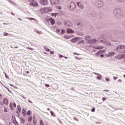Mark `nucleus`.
<instances>
[{"instance_id": "nucleus-9", "label": "nucleus", "mask_w": 125, "mask_h": 125, "mask_svg": "<svg viewBox=\"0 0 125 125\" xmlns=\"http://www.w3.org/2000/svg\"><path fill=\"white\" fill-rule=\"evenodd\" d=\"M98 13L96 12H92L90 14V17L92 18L93 17H97Z\"/></svg>"}, {"instance_id": "nucleus-63", "label": "nucleus", "mask_w": 125, "mask_h": 125, "mask_svg": "<svg viewBox=\"0 0 125 125\" xmlns=\"http://www.w3.org/2000/svg\"><path fill=\"white\" fill-rule=\"evenodd\" d=\"M104 91H106V92H108V91H109V90H104Z\"/></svg>"}, {"instance_id": "nucleus-24", "label": "nucleus", "mask_w": 125, "mask_h": 125, "mask_svg": "<svg viewBox=\"0 0 125 125\" xmlns=\"http://www.w3.org/2000/svg\"><path fill=\"white\" fill-rule=\"evenodd\" d=\"M96 78L97 79V80H101V79H102V75H101V74H100L98 76H97Z\"/></svg>"}, {"instance_id": "nucleus-5", "label": "nucleus", "mask_w": 125, "mask_h": 125, "mask_svg": "<svg viewBox=\"0 0 125 125\" xmlns=\"http://www.w3.org/2000/svg\"><path fill=\"white\" fill-rule=\"evenodd\" d=\"M95 3H97L98 7H102V6H103V5L104 4V3L101 0L96 1Z\"/></svg>"}, {"instance_id": "nucleus-36", "label": "nucleus", "mask_w": 125, "mask_h": 125, "mask_svg": "<svg viewBox=\"0 0 125 125\" xmlns=\"http://www.w3.org/2000/svg\"><path fill=\"white\" fill-rule=\"evenodd\" d=\"M61 30L60 29H56V32L58 34H60Z\"/></svg>"}, {"instance_id": "nucleus-62", "label": "nucleus", "mask_w": 125, "mask_h": 125, "mask_svg": "<svg viewBox=\"0 0 125 125\" xmlns=\"http://www.w3.org/2000/svg\"><path fill=\"white\" fill-rule=\"evenodd\" d=\"M118 82H119L120 83H122V80L119 79L118 80Z\"/></svg>"}, {"instance_id": "nucleus-4", "label": "nucleus", "mask_w": 125, "mask_h": 125, "mask_svg": "<svg viewBox=\"0 0 125 125\" xmlns=\"http://www.w3.org/2000/svg\"><path fill=\"white\" fill-rule=\"evenodd\" d=\"M76 6H77L76 3H74L73 2H71L67 5L68 9H70V10H74L75 8H76Z\"/></svg>"}, {"instance_id": "nucleus-26", "label": "nucleus", "mask_w": 125, "mask_h": 125, "mask_svg": "<svg viewBox=\"0 0 125 125\" xmlns=\"http://www.w3.org/2000/svg\"><path fill=\"white\" fill-rule=\"evenodd\" d=\"M44 49H45V50H46L48 52H49V51H50V50L49 48H48V47H46V46H44Z\"/></svg>"}, {"instance_id": "nucleus-3", "label": "nucleus", "mask_w": 125, "mask_h": 125, "mask_svg": "<svg viewBox=\"0 0 125 125\" xmlns=\"http://www.w3.org/2000/svg\"><path fill=\"white\" fill-rule=\"evenodd\" d=\"M40 11H41V12H42V13H48V12H51L52 11V9H51V8L50 7H45L41 9Z\"/></svg>"}, {"instance_id": "nucleus-12", "label": "nucleus", "mask_w": 125, "mask_h": 125, "mask_svg": "<svg viewBox=\"0 0 125 125\" xmlns=\"http://www.w3.org/2000/svg\"><path fill=\"white\" fill-rule=\"evenodd\" d=\"M63 24L64 25H66V26H70L71 22H70L67 20H65L63 21Z\"/></svg>"}, {"instance_id": "nucleus-58", "label": "nucleus", "mask_w": 125, "mask_h": 125, "mask_svg": "<svg viewBox=\"0 0 125 125\" xmlns=\"http://www.w3.org/2000/svg\"><path fill=\"white\" fill-rule=\"evenodd\" d=\"M28 49H30L31 50H33L34 49L32 47H28Z\"/></svg>"}, {"instance_id": "nucleus-7", "label": "nucleus", "mask_w": 125, "mask_h": 125, "mask_svg": "<svg viewBox=\"0 0 125 125\" xmlns=\"http://www.w3.org/2000/svg\"><path fill=\"white\" fill-rule=\"evenodd\" d=\"M77 6L79 8H81V9H83L84 8V6H83V4L82 3V1H79L77 3Z\"/></svg>"}, {"instance_id": "nucleus-29", "label": "nucleus", "mask_w": 125, "mask_h": 125, "mask_svg": "<svg viewBox=\"0 0 125 125\" xmlns=\"http://www.w3.org/2000/svg\"><path fill=\"white\" fill-rule=\"evenodd\" d=\"M31 114H32V111H31V110H28L27 113V116H31Z\"/></svg>"}, {"instance_id": "nucleus-44", "label": "nucleus", "mask_w": 125, "mask_h": 125, "mask_svg": "<svg viewBox=\"0 0 125 125\" xmlns=\"http://www.w3.org/2000/svg\"><path fill=\"white\" fill-rule=\"evenodd\" d=\"M92 112H95V107H93L92 110H91Z\"/></svg>"}, {"instance_id": "nucleus-32", "label": "nucleus", "mask_w": 125, "mask_h": 125, "mask_svg": "<svg viewBox=\"0 0 125 125\" xmlns=\"http://www.w3.org/2000/svg\"><path fill=\"white\" fill-rule=\"evenodd\" d=\"M22 114L27 113V110H25V108H23L22 110Z\"/></svg>"}, {"instance_id": "nucleus-59", "label": "nucleus", "mask_w": 125, "mask_h": 125, "mask_svg": "<svg viewBox=\"0 0 125 125\" xmlns=\"http://www.w3.org/2000/svg\"><path fill=\"white\" fill-rule=\"evenodd\" d=\"M42 124H43V122H42V120H40V125Z\"/></svg>"}, {"instance_id": "nucleus-43", "label": "nucleus", "mask_w": 125, "mask_h": 125, "mask_svg": "<svg viewBox=\"0 0 125 125\" xmlns=\"http://www.w3.org/2000/svg\"><path fill=\"white\" fill-rule=\"evenodd\" d=\"M50 53L51 55H52L53 54H54V51H50Z\"/></svg>"}, {"instance_id": "nucleus-39", "label": "nucleus", "mask_w": 125, "mask_h": 125, "mask_svg": "<svg viewBox=\"0 0 125 125\" xmlns=\"http://www.w3.org/2000/svg\"><path fill=\"white\" fill-rule=\"evenodd\" d=\"M28 19H29L30 21H32V20L36 21V20L35 19V18H28Z\"/></svg>"}, {"instance_id": "nucleus-13", "label": "nucleus", "mask_w": 125, "mask_h": 125, "mask_svg": "<svg viewBox=\"0 0 125 125\" xmlns=\"http://www.w3.org/2000/svg\"><path fill=\"white\" fill-rule=\"evenodd\" d=\"M105 52V51L104 50H100L98 51L96 54V56H98L99 55L101 54L102 53H104Z\"/></svg>"}, {"instance_id": "nucleus-41", "label": "nucleus", "mask_w": 125, "mask_h": 125, "mask_svg": "<svg viewBox=\"0 0 125 125\" xmlns=\"http://www.w3.org/2000/svg\"><path fill=\"white\" fill-rule=\"evenodd\" d=\"M6 88L7 89L8 91H9V92H10V93H12V91H11V90H10V89H9V88H8V87H6Z\"/></svg>"}, {"instance_id": "nucleus-15", "label": "nucleus", "mask_w": 125, "mask_h": 125, "mask_svg": "<svg viewBox=\"0 0 125 125\" xmlns=\"http://www.w3.org/2000/svg\"><path fill=\"white\" fill-rule=\"evenodd\" d=\"M30 6H34V7H36V6H38V2H31L30 3Z\"/></svg>"}, {"instance_id": "nucleus-17", "label": "nucleus", "mask_w": 125, "mask_h": 125, "mask_svg": "<svg viewBox=\"0 0 125 125\" xmlns=\"http://www.w3.org/2000/svg\"><path fill=\"white\" fill-rule=\"evenodd\" d=\"M85 41H86L87 42H90L91 40V37L89 36H86L85 37Z\"/></svg>"}, {"instance_id": "nucleus-51", "label": "nucleus", "mask_w": 125, "mask_h": 125, "mask_svg": "<svg viewBox=\"0 0 125 125\" xmlns=\"http://www.w3.org/2000/svg\"><path fill=\"white\" fill-rule=\"evenodd\" d=\"M93 74H95V75H96L97 76H99L100 75L99 73L96 72H94Z\"/></svg>"}, {"instance_id": "nucleus-16", "label": "nucleus", "mask_w": 125, "mask_h": 125, "mask_svg": "<svg viewBox=\"0 0 125 125\" xmlns=\"http://www.w3.org/2000/svg\"><path fill=\"white\" fill-rule=\"evenodd\" d=\"M52 25H54L55 24V21L53 19H51L47 21V22H49Z\"/></svg>"}, {"instance_id": "nucleus-30", "label": "nucleus", "mask_w": 125, "mask_h": 125, "mask_svg": "<svg viewBox=\"0 0 125 125\" xmlns=\"http://www.w3.org/2000/svg\"><path fill=\"white\" fill-rule=\"evenodd\" d=\"M64 34H65V29H62L61 30V34L63 35Z\"/></svg>"}, {"instance_id": "nucleus-40", "label": "nucleus", "mask_w": 125, "mask_h": 125, "mask_svg": "<svg viewBox=\"0 0 125 125\" xmlns=\"http://www.w3.org/2000/svg\"><path fill=\"white\" fill-rule=\"evenodd\" d=\"M4 73L6 79H9V77H8L7 74H6V73L4 72Z\"/></svg>"}, {"instance_id": "nucleus-21", "label": "nucleus", "mask_w": 125, "mask_h": 125, "mask_svg": "<svg viewBox=\"0 0 125 125\" xmlns=\"http://www.w3.org/2000/svg\"><path fill=\"white\" fill-rule=\"evenodd\" d=\"M20 121H21V124H22L23 125H24V124H25V119L24 118L21 117Z\"/></svg>"}, {"instance_id": "nucleus-64", "label": "nucleus", "mask_w": 125, "mask_h": 125, "mask_svg": "<svg viewBox=\"0 0 125 125\" xmlns=\"http://www.w3.org/2000/svg\"><path fill=\"white\" fill-rule=\"evenodd\" d=\"M71 90H75V88L72 87V88H71Z\"/></svg>"}, {"instance_id": "nucleus-31", "label": "nucleus", "mask_w": 125, "mask_h": 125, "mask_svg": "<svg viewBox=\"0 0 125 125\" xmlns=\"http://www.w3.org/2000/svg\"><path fill=\"white\" fill-rule=\"evenodd\" d=\"M57 15V13H51V16H54V17H56V16Z\"/></svg>"}, {"instance_id": "nucleus-50", "label": "nucleus", "mask_w": 125, "mask_h": 125, "mask_svg": "<svg viewBox=\"0 0 125 125\" xmlns=\"http://www.w3.org/2000/svg\"><path fill=\"white\" fill-rule=\"evenodd\" d=\"M118 1H120V2H123V1H125V0H117Z\"/></svg>"}, {"instance_id": "nucleus-19", "label": "nucleus", "mask_w": 125, "mask_h": 125, "mask_svg": "<svg viewBox=\"0 0 125 125\" xmlns=\"http://www.w3.org/2000/svg\"><path fill=\"white\" fill-rule=\"evenodd\" d=\"M3 103H4V104H5V105H8V100L5 98L3 99Z\"/></svg>"}, {"instance_id": "nucleus-42", "label": "nucleus", "mask_w": 125, "mask_h": 125, "mask_svg": "<svg viewBox=\"0 0 125 125\" xmlns=\"http://www.w3.org/2000/svg\"><path fill=\"white\" fill-rule=\"evenodd\" d=\"M12 118H13V122H15V120H16V118L15 117V116H13Z\"/></svg>"}, {"instance_id": "nucleus-28", "label": "nucleus", "mask_w": 125, "mask_h": 125, "mask_svg": "<svg viewBox=\"0 0 125 125\" xmlns=\"http://www.w3.org/2000/svg\"><path fill=\"white\" fill-rule=\"evenodd\" d=\"M9 106L11 109L14 110V107H13V106L12 105V104H11V103H10Z\"/></svg>"}, {"instance_id": "nucleus-54", "label": "nucleus", "mask_w": 125, "mask_h": 125, "mask_svg": "<svg viewBox=\"0 0 125 125\" xmlns=\"http://www.w3.org/2000/svg\"><path fill=\"white\" fill-rule=\"evenodd\" d=\"M105 100H106V98L105 97L103 98V101L104 102L105 101Z\"/></svg>"}, {"instance_id": "nucleus-22", "label": "nucleus", "mask_w": 125, "mask_h": 125, "mask_svg": "<svg viewBox=\"0 0 125 125\" xmlns=\"http://www.w3.org/2000/svg\"><path fill=\"white\" fill-rule=\"evenodd\" d=\"M74 23L75 26H78V27L79 26L80 27H81V23L77 22V21H74Z\"/></svg>"}, {"instance_id": "nucleus-1", "label": "nucleus", "mask_w": 125, "mask_h": 125, "mask_svg": "<svg viewBox=\"0 0 125 125\" xmlns=\"http://www.w3.org/2000/svg\"><path fill=\"white\" fill-rule=\"evenodd\" d=\"M113 13L114 15L118 18H122L124 16V12L122 9L117 8L114 9Z\"/></svg>"}, {"instance_id": "nucleus-53", "label": "nucleus", "mask_w": 125, "mask_h": 125, "mask_svg": "<svg viewBox=\"0 0 125 125\" xmlns=\"http://www.w3.org/2000/svg\"><path fill=\"white\" fill-rule=\"evenodd\" d=\"M58 9H59L60 10H61V9H62V7L59 6L58 7Z\"/></svg>"}, {"instance_id": "nucleus-45", "label": "nucleus", "mask_w": 125, "mask_h": 125, "mask_svg": "<svg viewBox=\"0 0 125 125\" xmlns=\"http://www.w3.org/2000/svg\"><path fill=\"white\" fill-rule=\"evenodd\" d=\"M3 36H8V33L4 32L3 33Z\"/></svg>"}, {"instance_id": "nucleus-61", "label": "nucleus", "mask_w": 125, "mask_h": 125, "mask_svg": "<svg viewBox=\"0 0 125 125\" xmlns=\"http://www.w3.org/2000/svg\"><path fill=\"white\" fill-rule=\"evenodd\" d=\"M16 112H17V114L18 117H19V116H20L19 112L18 111H17Z\"/></svg>"}, {"instance_id": "nucleus-55", "label": "nucleus", "mask_w": 125, "mask_h": 125, "mask_svg": "<svg viewBox=\"0 0 125 125\" xmlns=\"http://www.w3.org/2000/svg\"><path fill=\"white\" fill-rule=\"evenodd\" d=\"M23 117H26L27 116V114L26 113H22Z\"/></svg>"}, {"instance_id": "nucleus-23", "label": "nucleus", "mask_w": 125, "mask_h": 125, "mask_svg": "<svg viewBox=\"0 0 125 125\" xmlns=\"http://www.w3.org/2000/svg\"><path fill=\"white\" fill-rule=\"evenodd\" d=\"M80 43H82L83 44V43H84V41L82 40H80L79 41V42L77 43V44H80Z\"/></svg>"}, {"instance_id": "nucleus-18", "label": "nucleus", "mask_w": 125, "mask_h": 125, "mask_svg": "<svg viewBox=\"0 0 125 125\" xmlns=\"http://www.w3.org/2000/svg\"><path fill=\"white\" fill-rule=\"evenodd\" d=\"M114 55H115V52H110L108 53L107 56H108V57H112V56H114Z\"/></svg>"}, {"instance_id": "nucleus-33", "label": "nucleus", "mask_w": 125, "mask_h": 125, "mask_svg": "<svg viewBox=\"0 0 125 125\" xmlns=\"http://www.w3.org/2000/svg\"><path fill=\"white\" fill-rule=\"evenodd\" d=\"M82 1L83 3H87V2H88V0H82Z\"/></svg>"}, {"instance_id": "nucleus-46", "label": "nucleus", "mask_w": 125, "mask_h": 125, "mask_svg": "<svg viewBox=\"0 0 125 125\" xmlns=\"http://www.w3.org/2000/svg\"><path fill=\"white\" fill-rule=\"evenodd\" d=\"M45 86H46V87H49L50 85L48 84H45Z\"/></svg>"}, {"instance_id": "nucleus-35", "label": "nucleus", "mask_w": 125, "mask_h": 125, "mask_svg": "<svg viewBox=\"0 0 125 125\" xmlns=\"http://www.w3.org/2000/svg\"><path fill=\"white\" fill-rule=\"evenodd\" d=\"M70 38H71V36H64V38L66 39V40H69V39H70Z\"/></svg>"}, {"instance_id": "nucleus-49", "label": "nucleus", "mask_w": 125, "mask_h": 125, "mask_svg": "<svg viewBox=\"0 0 125 125\" xmlns=\"http://www.w3.org/2000/svg\"><path fill=\"white\" fill-rule=\"evenodd\" d=\"M100 57H101V58H104V54H101Z\"/></svg>"}, {"instance_id": "nucleus-47", "label": "nucleus", "mask_w": 125, "mask_h": 125, "mask_svg": "<svg viewBox=\"0 0 125 125\" xmlns=\"http://www.w3.org/2000/svg\"><path fill=\"white\" fill-rule=\"evenodd\" d=\"M13 105L15 108H16V104L15 103H14L13 104Z\"/></svg>"}, {"instance_id": "nucleus-8", "label": "nucleus", "mask_w": 125, "mask_h": 125, "mask_svg": "<svg viewBox=\"0 0 125 125\" xmlns=\"http://www.w3.org/2000/svg\"><path fill=\"white\" fill-rule=\"evenodd\" d=\"M40 3L42 5H46L48 3L47 0H41Z\"/></svg>"}, {"instance_id": "nucleus-48", "label": "nucleus", "mask_w": 125, "mask_h": 125, "mask_svg": "<svg viewBox=\"0 0 125 125\" xmlns=\"http://www.w3.org/2000/svg\"><path fill=\"white\" fill-rule=\"evenodd\" d=\"M105 80H106V82H109L110 81V79L106 78Z\"/></svg>"}, {"instance_id": "nucleus-14", "label": "nucleus", "mask_w": 125, "mask_h": 125, "mask_svg": "<svg viewBox=\"0 0 125 125\" xmlns=\"http://www.w3.org/2000/svg\"><path fill=\"white\" fill-rule=\"evenodd\" d=\"M96 42V39H91L90 41L87 42V43H90V44H93Z\"/></svg>"}, {"instance_id": "nucleus-10", "label": "nucleus", "mask_w": 125, "mask_h": 125, "mask_svg": "<svg viewBox=\"0 0 125 125\" xmlns=\"http://www.w3.org/2000/svg\"><path fill=\"white\" fill-rule=\"evenodd\" d=\"M50 2L52 4H59V0H50Z\"/></svg>"}, {"instance_id": "nucleus-27", "label": "nucleus", "mask_w": 125, "mask_h": 125, "mask_svg": "<svg viewBox=\"0 0 125 125\" xmlns=\"http://www.w3.org/2000/svg\"><path fill=\"white\" fill-rule=\"evenodd\" d=\"M33 123L34 125H37V121H36V119L33 118Z\"/></svg>"}, {"instance_id": "nucleus-37", "label": "nucleus", "mask_w": 125, "mask_h": 125, "mask_svg": "<svg viewBox=\"0 0 125 125\" xmlns=\"http://www.w3.org/2000/svg\"><path fill=\"white\" fill-rule=\"evenodd\" d=\"M51 113V115H52V116H54V117H55V115L54 114V112L52 111H50Z\"/></svg>"}, {"instance_id": "nucleus-38", "label": "nucleus", "mask_w": 125, "mask_h": 125, "mask_svg": "<svg viewBox=\"0 0 125 125\" xmlns=\"http://www.w3.org/2000/svg\"><path fill=\"white\" fill-rule=\"evenodd\" d=\"M4 112H5V113H7L8 112L7 108H6L5 107H4Z\"/></svg>"}, {"instance_id": "nucleus-34", "label": "nucleus", "mask_w": 125, "mask_h": 125, "mask_svg": "<svg viewBox=\"0 0 125 125\" xmlns=\"http://www.w3.org/2000/svg\"><path fill=\"white\" fill-rule=\"evenodd\" d=\"M14 124L16 125H19V123H18V122L16 120H15V122H14Z\"/></svg>"}, {"instance_id": "nucleus-60", "label": "nucleus", "mask_w": 125, "mask_h": 125, "mask_svg": "<svg viewBox=\"0 0 125 125\" xmlns=\"http://www.w3.org/2000/svg\"><path fill=\"white\" fill-rule=\"evenodd\" d=\"M36 33H37V34H40V32H39V31L35 30Z\"/></svg>"}, {"instance_id": "nucleus-6", "label": "nucleus", "mask_w": 125, "mask_h": 125, "mask_svg": "<svg viewBox=\"0 0 125 125\" xmlns=\"http://www.w3.org/2000/svg\"><path fill=\"white\" fill-rule=\"evenodd\" d=\"M80 39L81 40H82V38L80 37L74 38L70 40V42H73V43H76V42H77L78 41H79V40H80Z\"/></svg>"}, {"instance_id": "nucleus-56", "label": "nucleus", "mask_w": 125, "mask_h": 125, "mask_svg": "<svg viewBox=\"0 0 125 125\" xmlns=\"http://www.w3.org/2000/svg\"><path fill=\"white\" fill-rule=\"evenodd\" d=\"M73 120H75L76 121H79V120L77 119L76 117H74Z\"/></svg>"}, {"instance_id": "nucleus-11", "label": "nucleus", "mask_w": 125, "mask_h": 125, "mask_svg": "<svg viewBox=\"0 0 125 125\" xmlns=\"http://www.w3.org/2000/svg\"><path fill=\"white\" fill-rule=\"evenodd\" d=\"M74 32L75 31H74V30L71 28H68L66 29L67 34H74Z\"/></svg>"}, {"instance_id": "nucleus-25", "label": "nucleus", "mask_w": 125, "mask_h": 125, "mask_svg": "<svg viewBox=\"0 0 125 125\" xmlns=\"http://www.w3.org/2000/svg\"><path fill=\"white\" fill-rule=\"evenodd\" d=\"M27 120L29 123H31V122H32V116H30L27 119Z\"/></svg>"}, {"instance_id": "nucleus-52", "label": "nucleus", "mask_w": 125, "mask_h": 125, "mask_svg": "<svg viewBox=\"0 0 125 125\" xmlns=\"http://www.w3.org/2000/svg\"><path fill=\"white\" fill-rule=\"evenodd\" d=\"M117 79H118V77H115V76L113 77V79H114L115 81H116V80H117Z\"/></svg>"}, {"instance_id": "nucleus-57", "label": "nucleus", "mask_w": 125, "mask_h": 125, "mask_svg": "<svg viewBox=\"0 0 125 125\" xmlns=\"http://www.w3.org/2000/svg\"><path fill=\"white\" fill-rule=\"evenodd\" d=\"M14 123L13 122H10L9 125H13Z\"/></svg>"}, {"instance_id": "nucleus-20", "label": "nucleus", "mask_w": 125, "mask_h": 125, "mask_svg": "<svg viewBox=\"0 0 125 125\" xmlns=\"http://www.w3.org/2000/svg\"><path fill=\"white\" fill-rule=\"evenodd\" d=\"M17 109H18V112L19 113H21V106H20V105H18L17 106Z\"/></svg>"}, {"instance_id": "nucleus-2", "label": "nucleus", "mask_w": 125, "mask_h": 125, "mask_svg": "<svg viewBox=\"0 0 125 125\" xmlns=\"http://www.w3.org/2000/svg\"><path fill=\"white\" fill-rule=\"evenodd\" d=\"M115 49L119 53H125V45H118Z\"/></svg>"}]
</instances>
